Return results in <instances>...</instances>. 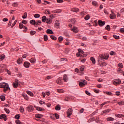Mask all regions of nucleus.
<instances>
[{
    "label": "nucleus",
    "instance_id": "nucleus-1",
    "mask_svg": "<svg viewBox=\"0 0 124 124\" xmlns=\"http://www.w3.org/2000/svg\"><path fill=\"white\" fill-rule=\"evenodd\" d=\"M0 88H2L4 89L3 91L4 93H5L6 91H8V90H10V88H9V85H8V84L5 82L0 83Z\"/></svg>",
    "mask_w": 124,
    "mask_h": 124
},
{
    "label": "nucleus",
    "instance_id": "nucleus-2",
    "mask_svg": "<svg viewBox=\"0 0 124 124\" xmlns=\"http://www.w3.org/2000/svg\"><path fill=\"white\" fill-rule=\"evenodd\" d=\"M56 83L59 85H62V84H63V82H62V78L60 77L57 78L56 80Z\"/></svg>",
    "mask_w": 124,
    "mask_h": 124
},
{
    "label": "nucleus",
    "instance_id": "nucleus-3",
    "mask_svg": "<svg viewBox=\"0 0 124 124\" xmlns=\"http://www.w3.org/2000/svg\"><path fill=\"white\" fill-rule=\"evenodd\" d=\"M121 83L122 81L120 79H115L113 82V85H115L116 86L121 84Z\"/></svg>",
    "mask_w": 124,
    "mask_h": 124
},
{
    "label": "nucleus",
    "instance_id": "nucleus-4",
    "mask_svg": "<svg viewBox=\"0 0 124 124\" xmlns=\"http://www.w3.org/2000/svg\"><path fill=\"white\" fill-rule=\"evenodd\" d=\"M99 57L102 59H104V60H108V58H109V55L108 54L100 55Z\"/></svg>",
    "mask_w": 124,
    "mask_h": 124
},
{
    "label": "nucleus",
    "instance_id": "nucleus-5",
    "mask_svg": "<svg viewBox=\"0 0 124 124\" xmlns=\"http://www.w3.org/2000/svg\"><path fill=\"white\" fill-rule=\"evenodd\" d=\"M18 85H19V81L17 79H16L15 82L13 83V86L14 88H16L18 87Z\"/></svg>",
    "mask_w": 124,
    "mask_h": 124
},
{
    "label": "nucleus",
    "instance_id": "nucleus-6",
    "mask_svg": "<svg viewBox=\"0 0 124 124\" xmlns=\"http://www.w3.org/2000/svg\"><path fill=\"white\" fill-rule=\"evenodd\" d=\"M72 108H70L68 109V110L67 111V115L68 117H69L70 116H71L72 115Z\"/></svg>",
    "mask_w": 124,
    "mask_h": 124
},
{
    "label": "nucleus",
    "instance_id": "nucleus-7",
    "mask_svg": "<svg viewBox=\"0 0 124 124\" xmlns=\"http://www.w3.org/2000/svg\"><path fill=\"white\" fill-rule=\"evenodd\" d=\"M26 109L27 111H29V112H31V111H33V107L31 105L28 106L27 108Z\"/></svg>",
    "mask_w": 124,
    "mask_h": 124
},
{
    "label": "nucleus",
    "instance_id": "nucleus-8",
    "mask_svg": "<svg viewBox=\"0 0 124 124\" xmlns=\"http://www.w3.org/2000/svg\"><path fill=\"white\" fill-rule=\"evenodd\" d=\"M87 85V82H86V80H84L82 82H80L79 83V85L80 87H81L83 88V87H84V86H86Z\"/></svg>",
    "mask_w": 124,
    "mask_h": 124
},
{
    "label": "nucleus",
    "instance_id": "nucleus-9",
    "mask_svg": "<svg viewBox=\"0 0 124 124\" xmlns=\"http://www.w3.org/2000/svg\"><path fill=\"white\" fill-rule=\"evenodd\" d=\"M71 31H73V32H75V33H77L78 32V29L75 26H74L73 28H71Z\"/></svg>",
    "mask_w": 124,
    "mask_h": 124
},
{
    "label": "nucleus",
    "instance_id": "nucleus-10",
    "mask_svg": "<svg viewBox=\"0 0 124 124\" xmlns=\"http://www.w3.org/2000/svg\"><path fill=\"white\" fill-rule=\"evenodd\" d=\"M98 24L100 27H102L105 25V21H102V20H99L98 21Z\"/></svg>",
    "mask_w": 124,
    "mask_h": 124
},
{
    "label": "nucleus",
    "instance_id": "nucleus-11",
    "mask_svg": "<svg viewBox=\"0 0 124 124\" xmlns=\"http://www.w3.org/2000/svg\"><path fill=\"white\" fill-rule=\"evenodd\" d=\"M31 66V63L28 62H25L24 63V66L26 67V68H29Z\"/></svg>",
    "mask_w": 124,
    "mask_h": 124
},
{
    "label": "nucleus",
    "instance_id": "nucleus-12",
    "mask_svg": "<svg viewBox=\"0 0 124 124\" xmlns=\"http://www.w3.org/2000/svg\"><path fill=\"white\" fill-rule=\"evenodd\" d=\"M3 118L4 121H6L7 119L6 118V115L5 114H1L0 115V119L1 120Z\"/></svg>",
    "mask_w": 124,
    "mask_h": 124
},
{
    "label": "nucleus",
    "instance_id": "nucleus-13",
    "mask_svg": "<svg viewBox=\"0 0 124 124\" xmlns=\"http://www.w3.org/2000/svg\"><path fill=\"white\" fill-rule=\"evenodd\" d=\"M109 17L111 19H115L116 18V14H115L114 13H112L111 14H110Z\"/></svg>",
    "mask_w": 124,
    "mask_h": 124
},
{
    "label": "nucleus",
    "instance_id": "nucleus-14",
    "mask_svg": "<svg viewBox=\"0 0 124 124\" xmlns=\"http://www.w3.org/2000/svg\"><path fill=\"white\" fill-rule=\"evenodd\" d=\"M63 80L64 82H67L68 81V78L66 75H64L63 76Z\"/></svg>",
    "mask_w": 124,
    "mask_h": 124
},
{
    "label": "nucleus",
    "instance_id": "nucleus-15",
    "mask_svg": "<svg viewBox=\"0 0 124 124\" xmlns=\"http://www.w3.org/2000/svg\"><path fill=\"white\" fill-rule=\"evenodd\" d=\"M71 11H72L73 12H79V9L77 8H73L71 9Z\"/></svg>",
    "mask_w": 124,
    "mask_h": 124
},
{
    "label": "nucleus",
    "instance_id": "nucleus-16",
    "mask_svg": "<svg viewBox=\"0 0 124 124\" xmlns=\"http://www.w3.org/2000/svg\"><path fill=\"white\" fill-rule=\"evenodd\" d=\"M46 23H47V24H51L52 22V20L51 18H46Z\"/></svg>",
    "mask_w": 124,
    "mask_h": 124
},
{
    "label": "nucleus",
    "instance_id": "nucleus-17",
    "mask_svg": "<svg viewBox=\"0 0 124 124\" xmlns=\"http://www.w3.org/2000/svg\"><path fill=\"white\" fill-rule=\"evenodd\" d=\"M46 33H48L49 34H54V32L50 29H47L46 30Z\"/></svg>",
    "mask_w": 124,
    "mask_h": 124
},
{
    "label": "nucleus",
    "instance_id": "nucleus-18",
    "mask_svg": "<svg viewBox=\"0 0 124 124\" xmlns=\"http://www.w3.org/2000/svg\"><path fill=\"white\" fill-rule=\"evenodd\" d=\"M53 13H62V10L58 9V10H54L52 11Z\"/></svg>",
    "mask_w": 124,
    "mask_h": 124
},
{
    "label": "nucleus",
    "instance_id": "nucleus-19",
    "mask_svg": "<svg viewBox=\"0 0 124 124\" xmlns=\"http://www.w3.org/2000/svg\"><path fill=\"white\" fill-rule=\"evenodd\" d=\"M107 120L108 122H113V121H115V119H114L111 117H109L107 118Z\"/></svg>",
    "mask_w": 124,
    "mask_h": 124
},
{
    "label": "nucleus",
    "instance_id": "nucleus-20",
    "mask_svg": "<svg viewBox=\"0 0 124 124\" xmlns=\"http://www.w3.org/2000/svg\"><path fill=\"white\" fill-rule=\"evenodd\" d=\"M115 117H117V118H124V115L116 114H115Z\"/></svg>",
    "mask_w": 124,
    "mask_h": 124
},
{
    "label": "nucleus",
    "instance_id": "nucleus-21",
    "mask_svg": "<svg viewBox=\"0 0 124 124\" xmlns=\"http://www.w3.org/2000/svg\"><path fill=\"white\" fill-rule=\"evenodd\" d=\"M26 93L29 95H30V96H33V93L32 92L30 91H26Z\"/></svg>",
    "mask_w": 124,
    "mask_h": 124
},
{
    "label": "nucleus",
    "instance_id": "nucleus-22",
    "mask_svg": "<svg viewBox=\"0 0 124 124\" xmlns=\"http://www.w3.org/2000/svg\"><path fill=\"white\" fill-rule=\"evenodd\" d=\"M104 93H106V94H108V95H114V94L110 92H104Z\"/></svg>",
    "mask_w": 124,
    "mask_h": 124
},
{
    "label": "nucleus",
    "instance_id": "nucleus-23",
    "mask_svg": "<svg viewBox=\"0 0 124 124\" xmlns=\"http://www.w3.org/2000/svg\"><path fill=\"white\" fill-rule=\"evenodd\" d=\"M90 60H91V62H92V63H93V64H95V59H94V58L91 57L90 58Z\"/></svg>",
    "mask_w": 124,
    "mask_h": 124
},
{
    "label": "nucleus",
    "instance_id": "nucleus-24",
    "mask_svg": "<svg viewBox=\"0 0 124 124\" xmlns=\"http://www.w3.org/2000/svg\"><path fill=\"white\" fill-rule=\"evenodd\" d=\"M55 110H56L57 111L61 110V106H60V105H57L55 107Z\"/></svg>",
    "mask_w": 124,
    "mask_h": 124
},
{
    "label": "nucleus",
    "instance_id": "nucleus-25",
    "mask_svg": "<svg viewBox=\"0 0 124 124\" xmlns=\"http://www.w3.org/2000/svg\"><path fill=\"white\" fill-rule=\"evenodd\" d=\"M41 24V21L40 20H37L35 21V25L36 26H39Z\"/></svg>",
    "mask_w": 124,
    "mask_h": 124
},
{
    "label": "nucleus",
    "instance_id": "nucleus-26",
    "mask_svg": "<svg viewBox=\"0 0 124 124\" xmlns=\"http://www.w3.org/2000/svg\"><path fill=\"white\" fill-rule=\"evenodd\" d=\"M35 117L36 118H38L39 119H40V118H42V117H43V115H42V114H35Z\"/></svg>",
    "mask_w": 124,
    "mask_h": 124
},
{
    "label": "nucleus",
    "instance_id": "nucleus-27",
    "mask_svg": "<svg viewBox=\"0 0 124 124\" xmlns=\"http://www.w3.org/2000/svg\"><path fill=\"white\" fill-rule=\"evenodd\" d=\"M23 96L24 98L26 99V100H29V96H28V95L27 94H23Z\"/></svg>",
    "mask_w": 124,
    "mask_h": 124
},
{
    "label": "nucleus",
    "instance_id": "nucleus-28",
    "mask_svg": "<svg viewBox=\"0 0 124 124\" xmlns=\"http://www.w3.org/2000/svg\"><path fill=\"white\" fill-rule=\"evenodd\" d=\"M46 20H47V17H46V16H43L42 18V22H46Z\"/></svg>",
    "mask_w": 124,
    "mask_h": 124
},
{
    "label": "nucleus",
    "instance_id": "nucleus-29",
    "mask_svg": "<svg viewBox=\"0 0 124 124\" xmlns=\"http://www.w3.org/2000/svg\"><path fill=\"white\" fill-rule=\"evenodd\" d=\"M0 99H1V100L2 101H4V100H5V96H4L3 95H1L0 96Z\"/></svg>",
    "mask_w": 124,
    "mask_h": 124
},
{
    "label": "nucleus",
    "instance_id": "nucleus-30",
    "mask_svg": "<svg viewBox=\"0 0 124 124\" xmlns=\"http://www.w3.org/2000/svg\"><path fill=\"white\" fill-rule=\"evenodd\" d=\"M58 40H59V42L61 43V42H62V40H63V38L62 36H60L58 38Z\"/></svg>",
    "mask_w": 124,
    "mask_h": 124
},
{
    "label": "nucleus",
    "instance_id": "nucleus-31",
    "mask_svg": "<svg viewBox=\"0 0 124 124\" xmlns=\"http://www.w3.org/2000/svg\"><path fill=\"white\" fill-rule=\"evenodd\" d=\"M30 61L32 63H34V62H35V59H34V58H31L30 60Z\"/></svg>",
    "mask_w": 124,
    "mask_h": 124
},
{
    "label": "nucleus",
    "instance_id": "nucleus-32",
    "mask_svg": "<svg viewBox=\"0 0 124 124\" xmlns=\"http://www.w3.org/2000/svg\"><path fill=\"white\" fill-rule=\"evenodd\" d=\"M30 24H31V25H35V20H31L30 21Z\"/></svg>",
    "mask_w": 124,
    "mask_h": 124
},
{
    "label": "nucleus",
    "instance_id": "nucleus-33",
    "mask_svg": "<svg viewBox=\"0 0 124 124\" xmlns=\"http://www.w3.org/2000/svg\"><path fill=\"white\" fill-rule=\"evenodd\" d=\"M50 38L53 40H57V37L54 35H50Z\"/></svg>",
    "mask_w": 124,
    "mask_h": 124
},
{
    "label": "nucleus",
    "instance_id": "nucleus-34",
    "mask_svg": "<svg viewBox=\"0 0 124 124\" xmlns=\"http://www.w3.org/2000/svg\"><path fill=\"white\" fill-rule=\"evenodd\" d=\"M100 65V66H106L107 65V63H105V62H102Z\"/></svg>",
    "mask_w": 124,
    "mask_h": 124
},
{
    "label": "nucleus",
    "instance_id": "nucleus-35",
    "mask_svg": "<svg viewBox=\"0 0 124 124\" xmlns=\"http://www.w3.org/2000/svg\"><path fill=\"white\" fill-rule=\"evenodd\" d=\"M27 16H28V14H27V13H24L23 16H22V18L23 19H26Z\"/></svg>",
    "mask_w": 124,
    "mask_h": 124
},
{
    "label": "nucleus",
    "instance_id": "nucleus-36",
    "mask_svg": "<svg viewBox=\"0 0 124 124\" xmlns=\"http://www.w3.org/2000/svg\"><path fill=\"white\" fill-rule=\"evenodd\" d=\"M119 105L122 106L124 105V101H121L120 102H118Z\"/></svg>",
    "mask_w": 124,
    "mask_h": 124
},
{
    "label": "nucleus",
    "instance_id": "nucleus-37",
    "mask_svg": "<svg viewBox=\"0 0 124 124\" xmlns=\"http://www.w3.org/2000/svg\"><path fill=\"white\" fill-rule=\"evenodd\" d=\"M92 4L94 5V6H97V2L95 1H92Z\"/></svg>",
    "mask_w": 124,
    "mask_h": 124
},
{
    "label": "nucleus",
    "instance_id": "nucleus-38",
    "mask_svg": "<svg viewBox=\"0 0 124 124\" xmlns=\"http://www.w3.org/2000/svg\"><path fill=\"white\" fill-rule=\"evenodd\" d=\"M45 13V14H48V15H50V14H51L50 11H49L48 10H46Z\"/></svg>",
    "mask_w": 124,
    "mask_h": 124
},
{
    "label": "nucleus",
    "instance_id": "nucleus-39",
    "mask_svg": "<svg viewBox=\"0 0 124 124\" xmlns=\"http://www.w3.org/2000/svg\"><path fill=\"white\" fill-rule=\"evenodd\" d=\"M5 58V55H3V54L0 55V60H1L2 61L3 60H4Z\"/></svg>",
    "mask_w": 124,
    "mask_h": 124
},
{
    "label": "nucleus",
    "instance_id": "nucleus-40",
    "mask_svg": "<svg viewBox=\"0 0 124 124\" xmlns=\"http://www.w3.org/2000/svg\"><path fill=\"white\" fill-rule=\"evenodd\" d=\"M17 63L18 64H20V63H22V59L19 58L18 60H17Z\"/></svg>",
    "mask_w": 124,
    "mask_h": 124
},
{
    "label": "nucleus",
    "instance_id": "nucleus-41",
    "mask_svg": "<svg viewBox=\"0 0 124 124\" xmlns=\"http://www.w3.org/2000/svg\"><path fill=\"white\" fill-rule=\"evenodd\" d=\"M35 33H36V31H31L30 32V34H31V35H34Z\"/></svg>",
    "mask_w": 124,
    "mask_h": 124
},
{
    "label": "nucleus",
    "instance_id": "nucleus-42",
    "mask_svg": "<svg viewBox=\"0 0 124 124\" xmlns=\"http://www.w3.org/2000/svg\"><path fill=\"white\" fill-rule=\"evenodd\" d=\"M12 6H14L15 7H16L18 6V2H14L12 4Z\"/></svg>",
    "mask_w": 124,
    "mask_h": 124
},
{
    "label": "nucleus",
    "instance_id": "nucleus-43",
    "mask_svg": "<svg viewBox=\"0 0 124 124\" xmlns=\"http://www.w3.org/2000/svg\"><path fill=\"white\" fill-rule=\"evenodd\" d=\"M71 22L72 23L74 24H75V23H76V19L75 18H73L71 19Z\"/></svg>",
    "mask_w": 124,
    "mask_h": 124
},
{
    "label": "nucleus",
    "instance_id": "nucleus-44",
    "mask_svg": "<svg viewBox=\"0 0 124 124\" xmlns=\"http://www.w3.org/2000/svg\"><path fill=\"white\" fill-rule=\"evenodd\" d=\"M44 39L45 41H47V40H48V36H47V35H45L44 36Z\"/></svg>",
    "mask_w": 124,
    "mask_h": 124
},
{
    "label": "nucleus",
    "instance_id": "nucleus-45",
    "mask_svg": "<svg viewBox=\"0 0 124 124\" xmlns=\"http://www.w3.org/2000/svg\"><path fill=\"white\" fill-rule=\"evenodd\" d=\"M85 69V67L84 66H81L80 67V71L83 72L84 71V69Z\"/></svg>",
    "mask_w": 124,
    "mask_h": 124
},
{
    "label": "nucleus",
    "instance_id": "nucleus-46",
    "mask_svg": "<svg viewBox=\"0 0 124 124\" xmlns=\"http://www.w3.org/2000/svg\"><path fill=\"white\" fill-rule=\"evenodd\" d=\"M20 111L21 113H23L25 111V109H24V108L23 107H20Z\"/></svg>",
    "mask_w": 124,
    "mask_h": 124
},
{
    "label": "nucleus",
    "instance_id": "nucleus-47",
    "mask_svg": "<svg viewBox=\"0 0 124 124\" xmlns=\"http://www.w3.org/2000/svg\"><path fill=\"white\" fill-rule=\"evenodd\" d=\"M34 17L35 18H39V17H40V15L38 14H36L34 15Z\"/></svg>",
    "mask_w": 124,
    "mask_h": 124
},
{
    "label": "nucleus",
    "instance_id": "nucleus-48",
    "mask_svg": "<svg viewBox=\"0 0 124 124\" xmlns=\"http://www.w3.org/2000/svg\"><path fill=\"white\" fill-rule=\"evenodd\" d=\"M57 92H58V93H63V90L62 89H57Z\"/></svg>",
    "mask_w": 124,
    "mask_h": 124
},
{
    "label": "nucleus",
    "instance_id": "nucleus-49",
    "mask_svg": "<svg viewBox=\"0 0 124 124\" xmlns=\"http://www.w3.org/2000/svg\"><path fill=\"white\" fill-rule=\"evenodd\" d=\"M24 25L23 24V23H19V28L20 29H23V28H24Z\"/></svg>",
    "mask_w": 124,
    "mask_h": 124
},
{
    "label": "nucleus",
    "instance_id": "nucleus-50",
    "mask_svg": "<svg viewBox=\"0 0 124 124\" xmlns=\"http://www.w3.org/2000/svg\"><path fill=\"white\" fill-rule=\"evenodd\" d=\"M118 67H120V68H123V67H124V66H123V64L122 63H119L118 64Z\"/></svg>",
    "mask_w": 124,
    "mask_h": 124
},
{
    "label": "nucleus",
    "instance_id": "nucleus-51",
    "mask_svg": "<svg viewBox=\"0 0 124 124\" xmlns=\"http://www.w3.org/2000/svg\"><path fill=\"white\" fill-rule=\"evenodd\" d=\"M106 30H107V31H110V25H107L106 27Z\"/></svg>",
    "mask_w": 124,
    "mask_h": 124
},
{
    "label": "nucleus",
    "instance_id": "nucleus-52",
    "mask_svg": "<svg viewBox=\"0 0 124 124\" xmlns=\"http://www.w3.org/2000/svg\"><path fill=\"white\" fill-rule=\"evenodd\" d=\"M85 20H86V21H88L89 19H90V16L89 15H87L84 18Z\"/></svg>",
    "mask_w": 124,
    "mask_h": 124
},
{
    "label": "nucleus",
    "instance_id": "nucleus-53",
    "mask_svg": "<svg viewBox=\"0 0 124 124\" xmlns=\"http://www.w3.org/2000/svg\"><path fill=\"white\" fill-rule=\"evenodd\" d=\"M15 118H16V119H17V120H19V119H20V115H19V114H16V115L15 116Z\"/></svg>",
    "mask_w": 124,
    "mask_h": 124
},
{
    "label": "nucleus",
    "instance_id": "nucleus-54",
    "mask_svg": "<svg viewBox=\"0 0 124 124\" xmlns=\"http://www.w3.org/2000/svg\"><path fill=\"white\" fill-rule=\"evenodd\" d=\"M16 124H21V121H20L19 120H17L16 121Z\"/></svg>",
    "mask_w": 124,
    "mask_h": 124
},
{
    "label": "nucleus",
    "instance_id": "nucleus-55",
    "mask_svg": "<svg viewBox=\"0 0 124 124\" xmlns=\"http://www.w3.org/2000/svg\"><path fill=\"white\" fill-rule=\"evenodd\" d=\"M39 103L40 104H41V105H43V104H45V102L43 101H39Z\"/></svg>",
    "mask_w": 124,
    "mask_h": 124
},
{
    "label": "nucleus",
    "instance_id": "nucleus-56",
    "mask_svg": "<svg viewBox=\"0 0 124 124\" xmlns=\"http://www.w3.org/2000/svg\"><path fill=\"white\" fill-rule=\"evenodd\" d=\"M113 37L115 39H119L120 38V37L116 35H113Z\"/></svg>",
    "mask_w": 124,
    "mask_h": 124
},
{
    "label": "nucleus",
    "instance_id": "nucleus-57",
    "mask_svg": "<svg viewBox=\"0 0 124 124\" xmlns=\"http://www.w3.org/2000/svg\"><path fill=\"white\" fill-rule=\"evenodd\" d=\"M4 110L7 114H9V112H10L9 109L7 108H4Z\"/></svg>",
    "mask_w": 124,
    "mask_h": 124
},
{
    "label": "nucleus",
    "instance_id": "nucleus-58",
    "mask_svg": "<svg viewBox=\"0 0 124 124\" xmlns=\"http://www.w3.org/2000/svg\"><path fill=\"white\" fill-rule=\"evenodd\" d=\"M16 23H17V21L16 20V21L13 23V24L12 25L11 27H12V28H13V27H14V26H15V25H16Z\"/></svg>",
    "mask_w": 124,
    "mask_h": 124
},
{
    "label": "nucleus",
    "instance_id": "nucleus-59",
    "mask_svg": "<svg viewBox=\"0 0 124 124\" xmlns=\"http://www.w3.org/2000/svg\"><path fill=\"white\" fill-rule=\"evenodd\" d=\"M78 51L79 53H81V54H84V51L82 50H81V49H78Z\"/></svg>",
    "mask_w": 124,
    "mask_h": 124
},
{
    "label": "nucleus",
    "instance_id": "nucleus-60",
    "mask_svg": "<svg viewBox=\"0 0 124 124\" xmlns=\"http://www.w3.org/2000/svg\"><path fill=\"white\" fill-rule=\"evenodd\" d=\"M85 93L87 94V95H91V93H90L88 91H85Z\"/></svg>",
    "mask_w": 124,
    "mask_h": 124
},
{
    "label": "nucleus",
    "instance_id": "nucleus-61",
    "mask_svg": "<svg viewBox=\"0 0 124 124\" xmlns=\"http://www.w3.org/2000/svg\"><path fill=\"white\" fill-rule=\"evenodd\" d=\"M37 110H38V111H42L43 109L40 107H37Z\"/></svg>",
    "mask_w": 124,
    "mask_h": 124
},
{
    "label": "nucleus",
    "instance_id": "nucleus-62",
    "mask_svg": "<svg viewBox=\"0 0 124 124\" xmlns=\"http://www.w3.org/2000/svg\"><path fill=\"white\" fill-rule=\"evenodd\" d=\"M55 116L56 118V119H59L60 118V117L59 116V114H58V113H55Z\"/></svg>",
    "mask_w": 124,
    "mask_h": 124
},
{
    "label": "nucleus",
    "instance_id": "nucleus-63",
    "mask_svg": "<svg viewBox=\"0 0 124 124\" xmlns=\"http://www.w3.org/2000/svg\"><path fill=\"white\" fill-rule=\"evenodd\" d=\"M22 74L20 73H19L18 74H17V77H19V78H21V77H22Z\"/></svg>",
    "mask_w": 124,
    "mask_h": 124
},
{
    "label": "nucleus",
    "instance_id": "nucleus-64",
    "mask_svg": "<svg viewBox=\"0 0 124 124\" xmlns=\"http://www.w3.org/2000/svg\"><path fill=\"white\" fill-rule=\"evenodd\" d=\"M121 32H124V28H121L120 30Z\"/></svg>",
    "mask_w": 124,
    "mask_h": 124
}]
</instances>
